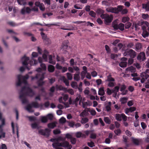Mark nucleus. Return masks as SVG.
Instances as JSON below:
<instances>
[{"label":"nucleus","instance_id":"obj_16","mask_svg":"<svg viewBox=\"0 0 149 149\" xmlns=\"http://www.w3.org/2000/svg\"><path fill=\"white\" fill-rule=\"evenodd\" d=\"M80 72H78L77 73L75 74L74 75V79L77 81H79L80 79Z\"/></svg>","mask_w":149,"mask_h":149},{"label":"nucleus","instance_id":"obj_35","mask_svg":"<svg viewBox=\"0 0 149 149\" xmlns=\"http://www.w3.org/2000/svg\"><path fill=\"white\" fill-rule=\"evenodd\" d=\"M135 70V68L132 66L128 67L126 69V70L130 71L132 72H134Z\"/></svg>","mask_w":149,"mask_h":149},{"label":"nucleus","instance_id":"obj_64","mask_svg":"<svg viewBox=\"0 0 149 149\" xmlns=\"http://www.w3.org/2000/svg\"><path fill=\"white\" fill-rule=\"evenodd\" d=\"M128 110H129L130 112H132L133 111L136 110V108L135 107H132L128 108Z\"/></svg>","mask_w":149,"mask_h":149},{"label":"nucleus","instance_id":"obj_42","mask_svg":"<svg viewBox=\"0 0 149 149\" xmlns=\"http://www.w3.org/2000/svg\"><path fill=\"white\" fill-rule=\"evenodd\" d=\"M114 81H109L108 84V86L110 87H113L115 85V83Z\"/></svg>","mask_w":149,"mask_h":149},{"label":"nucleus","instance_id":"obj_19","mask_svg":"<svg viewBox=\"0 0 149 149\" xmlns=\"http://www.w3.org/2000/svg\"><path fill=\"white\" fill-rule=\"evenodd\" d=\"M49 61V62L53 65H55L56 63V61L52 59V55H49L48 56Z\"/></svg>","mask_w":149,"mask_h":149},{"label":"nucleus","instance_id":"obj_48","mask_svg":"<svg viewBox=\"0 0 149 149\" xmlns=\"http://www.w3.org/2000/svg\"><path fill=\"white\" fill-rule=\"evenodd\" d=\"M121 115V119H122L124 121H126L127 120V116L123 113H122Z\"/></svg>","mask_w":149,"mask_h":149},{"label":"nucleus","instance_id":"obj_61","mask_svg":"<svg viewBox=\"0 0 149 149\" xmlns=\"http://www.w3.org/2000/svg\"><path fill=\"white\" fill-rule=\"evenodd\" d=\"M42 11H44L45 10V7L43 3H42L41 5L38 7Z\"/></svg>","mask_w":149,"mask_h":149},{"label":"nucleus","instance_id":"obj_33","mask_svg":"<svg viewBox=\"0 0 149 149\" xmlns=\"http://www.w3.org/2000/svg\"><path fill=\"white\" fill-rule=\"evenodd\" d=\"M62 79L63 82L65 83V85L67 86H68L69 84V83L68 81L65 77L63 76L62 77Z\"/></svg>","mask_w":149,"mask_h":149},{"label":"nucleus","instance_id":"obj_14","mask_svg":"<svg viewBox=\"0 0 149 149\" xmlns=\"http://www.w3.org/2000/svg\"><path fill=\"white\" fill-rule=\"evenodd\" d=\"M132 143L136 146H139L141 141V139L134 138L133 137L132 138Z\"/></svg>","mask_w":149,"mask_h":149},{"label":"nucleus","instance_id":"obj_6","mask_svg":"<svg viewBox=\"0 0 149 149\" xmlns=\"http://www.w3.org/2000/svg\"><path fill=\"white\" fill-rule=\"evenodd\" d=\"M124 56H129L131 58H134L136 56V52L132 49L126 51L124 54Z\"/></svg>","mask_w":149,"mask_h":149},{"label":"nucleus","instance_id":"obj_44","mask_svg":"<svg viewBox=\"0 0 149 149\" xmlns=\"http://www.w3.org/2000/svg\"><path fill=\"white\" fill-rule=\"evenodd\" d=\"M41 120L42 123H46L47 121V119L46 117L42 116Z\"/></svg>","mask_w":149,"mask_h":149},{"label":"nucleus","instance_id":"obj_9","mask_svg":"<svg viewBox=\"0 0 149 149\" xmlns=\"http://www.w3.org/2000/svg\"><path fill=\"white\" fill-rule=\"evenodd\" d=\"M21 60L22 61V63L23 65L25 66L28 70H29V68L27 66L28 64V61L29 60V57L24 56L22 58Z\"/></svg>","mask_w":149,"mask_h":149},{"label":"nucleus","instance_id":"obj_5","mask_svg":"<svg viewBox=\"0 0 149 149\" xmlns=\"http://www.w3.org/2000/svg\"><path fill=\"white\" fill-rule=\"evenodd\" d=\"M29 76L28 75L26 74L24 76H22L21 75H18L17 76V78L18 79V81L17 82L16 85L17 86H20L21 85L22 83V79H26V80L29 78Z\"/></svg>","mask_w":149,"mask_h":149},{"label":"nucleus","instance_id":"obj_3","mask_svg":"<svg viewBox=\"0 0 149 149\" xmlns=\"http://www.w3.org/2000/svg\"><path fill=\"white\" fill-rule=\"evenodd\" d=\"M45 73H38L36 74L35 77L31 76V80L39 79L37 81V84L38 86H42L45 83V82L43 81L45 78Z\"/></svg>","mask_w":149,"mask_h":149},{"label":"nucleus","instance_id":"obj_62","mask_svg":"<svg viewBox=\"0 0 149 149\" xmlns=\"http://www.w3.org/2000/svg\"><path fill=\"white\" fill-rule=\"evenodd\" d=\"M71 142L72 144H75L76 142V139L75 138L72 137L71 139Z\"/></svg>","mask_w":149,"mask_h":149},{"label":"nucleus","instance_id":"obj_46","mask_svg":"<svg viewBox=\"0 0 149 149\" xmlns=\"http://www.w3.org/2000/svg\"><path fill=\"white\" fill-rule=\"evenodd\" d=\"M29 119L30 121H35L36 120V118L35 117L33 116H27V117Z\"/></svg>","mask_w":149,"mask_h":149},{"label":"nucleus","instance_id":"obj_24","mask_svg":"<svg viewBox=\"0 0 149 149\" xmlns=\"http://www.w3.org/2000/svg\"><path fill=\"white\" fill-rule=\"evenodd\" d=\"M121 116V114H119L118 113L116 114L115 116L116 119L118 121H121L122 120Z\"/></svg>","mask_w":149,"mask_h":149},{"label":"nucleus","instance_id":"obj_39","mask_svg":"<svg viewBox=\"0 0 149 149\" xmlns=\"http://www.w3.org/2000/svg\"><path fill=\"white\" fill-rule=\"evenodd\" d=\"M56 138V142H58V141H65V138L63 137L62 136H60Z\"/></svg>","mask_w":149,"mask_h":149},{"label":"nucleus","instance_id":"obj_25","mask_svg":"<svg viewBox=\"0 0 149 149\" xmlns=\"http://www.w3.org/2000/svg\"><path fill=\"white\" fill-rule=\"evenodd\" d=\"M56 60L57 61H61L63 63L65 61L64 58L63 56L59 57L58 56H57L56 57Z\"/></svg>","mask_w":149,"mask_h":149},{"label":"nucleus","instance_id":"obj_56","mask_svg":"<svg viewBox=\"0 0 149 149\" xmlns=\"http://www.w3.org/2000/svg\"><path fill=\"white\" fill-rule=\"evenodd\" d=\"M61 131L58 129H56L53 130V133L54 134H57L60 133Z\"/></svg>","mask_w":149,"mask_h":149},{"label":"nucleus","instance_id":"obj_20","mask_svg":"<svg viewBox=\"0 0 149 149\" xmlns=\"http://www.w3.org/2000/svg\"><path fill=\"white\" fill-rule=\"evenodd\" d=\"M115 79L111 77V75L110 74L107 76V79L105 80L106 81H114Z\"/></svg>","mask_w":149,"mask_h":149},{"label":"nucleus","instance_id":"obj_18","mask_svg":"<svg viewBox=\"0 0 149 149\" xmlns=\"http://www.w3.org/2000/svg\"><path fill=\"white\" fill-rule=\"evenodd\" d=\"M55 70L54 67L51 65H48V71L51 73L53 72Z\"/></svg>","mask_w":149,"mask_h":149},{"label":"nucleus","instance_id":"obj_63","mask_svg":"<svg viewBox=\"0 0 149 149\" xmlns=\"http://www.w3.org/2000/svg\"><path fill=\"white\" fill-rule=\"evenodd\" d=\"M142 18L144 19H146L149 17V15L148 14H142Z\"/></svg>","mask_w":149,"mask_h":149},{"label":"nucleus","instance_id":"obj_41","mask_svg":"<svg viewBox=\"0 0 149 149\" xmlns=\"http://www.w3.org/2000/svg\"><path fill=\"white\" fill-rule=\"evenodd\" d=\"M66 121V120L65 118L63 117H61L59 120L60 123L63 124L65 123Z\"/></svg>","mask_w":149,"mask_h":149},{"label":"nucleus","instance_id":"obj_34","mask_svg":"<svg viewBox=\"0 0 149 149\" xmlns=\"http://www.w3.org/2000/svg\"><path fill=\"white\" fill-rule=\"evenodd\" d=\"M127 98L126 97L121 98L120 99V101L122 104H125L127 102Z\"/></svg>","mask_w":149,"mask_h":149},{"label":"nucleus","instance_id":"obj_12","mask_svg":"<svg viewBox=\"0 0 149 149\" xmlns=\"http://www.w3.org/2000/svg\"><path fill=\"white\" fill-rule=\"evenodd\" d=\"M106 11L108 12H111L116 14L118 13V11L116 7H109L106 9Z\"/></svg>","mask_w":149,"mask_h":149},{"label":"nucleus","instance_id":"obj_52","mask_svg":"<svg viewBox=\"0 0 149 149\" xmlns=\"http://www.w3.org/2000/svg\"><path fill=\"white\" fill-rule=\"evenodd\" d=\"M47 118V119H49L50 120H52L53 119V116L52 114H48L46 117Z\"/></svg>","mask_w":149,"mask_h":149},{"label":"nucleus","instance_id":"obj_27","mask_svg":"<svg viewBox=\"0 0 149 149\" xmlns=\"http://www.w3.org/2000/svg\"><path fill=\"white\" fill-rule=\"evenodd\" d=\"M47 126L49 128L53 129L56 126V124L55 122L51 123H49Z\"/></svg>","mask_w":149,"mask_h":149},{"label":"nucleus","instance_id":"obj_28","mask_svg":"<svg viewBox=\"0 0 149 149\" xmlns=\"http://www.w3.org/2000/svg\"><path fill=\"white\" fill-rule=\"evenodd\" d=\"M31 104L32 107L34 108H38L40 106V105L37 102H33Z\"/></svg>","mask_w":149,"mask_h":149},{"label":"nucleus","instance_id":"obj_11","mask_svg":"<svg viewBox=\"0 0 149 149\" xmlns=\"http://www.w3.org/2000/svg\"><path fill=\"white\" fill-rule=\"evenodd\" d=\"M69 41L68 40H65L62 43L61 47V49L62 50L66 51L68 47Z\"/></svg>","mask_w":149,"mask_h":149},{"label":"nucleus","instance_id":"obj_31","mask_svg":"<svg viewBox=\"0 0 149 149\" xmlns=\"http://www.w3.org/2000/svg\"><path fill=\"white\" fill-rule=\"evenodd\" d=\"M81 97V96L80 95H79L77 97H76L75 100L73 102V104H77L79 100L80 99Z\"/></svg>","mask_w":149,"mask_h":149},{"label":"nucleus","instance_id":"obj_51","mask_svg":"<svg viewBox=\"0 0 149 149\" xmlns=\"http://www.w3.org/2000/svg\"><path fill=\"white\" fill-rule=\"evenodd\" d=\"M129 18L128 17H124L122 18V21L123 23H125L129 21Z\"/></svg>","mask_w":149,"mask_h":149},{"label":"nucleus","instance_id":"obj_17","mask_svg":"<svg viewBox=\"0 0 149 149\" xmlns=\"http://www.w3.org/2000/svg\"><path fill=\"white\" fill-rule=\"evenodd\" d=\"M82 69L84 71L81 72L80 75L85 76L86 74H87L88 72L87 68L86 66H84L82 67Z\"/></svg>","mask_w":149,"mask_h":149},{"label":"nucleus","instance_id":"obj_22","mask_svg":"<svg viewBox=\"0 0 149 149\" xmlns=\"http://www.w3.org/2000/svg\"><path fill=\"white\" fill-rule=\"evenodd\" d=\"M75 136L77 138L83 137L85 136V134L80 132H79L76 133Z\"/></svg>","mask_w":149,"mask_h":149},{"label":"nucleus","instance_id":"obj_55","mask_svg":"<svg viewBox=\"0 0 149 149\" xmlns=\"http://www.w3.org/2000/svg\"><path fill=\"white\" fill-rule=\"evenodd\" d=\"M31 126L32 128L36 129L38 127V125L37 123H35L31 124Z\"/></svg>","mask_w":149,"mask_h":149},{"label":"nucleus","instance_id":"obj_43","mask_svg":"<svg viewBox=\"0 0 149 149\" xmlns=\"http://www.w3.org/2000/svg\"><path fill=\"white\" fill-rule=\"evenodd\" d=\"M67 78L68 80H71L72 79V75L71 73L68 72L66 73Z\"/></svg>","mask_w":149,"mask_h":149},{"label":"nucleus","instance_id":"obj_53","mask_svg":"<svg viewBox=\"0 0 149 149\" xmlns=\"http://www.w3.org/2000/svg\"><path fill=\"white\" fill-rule=\"evenodd\" d=\"M43 42L46 44H49L50 42V41L49 38L43 40Z\"/></svg>","mask_w":149,"mask_h":149},{"label":"nucleus","instance_id":"obj_47","mask_svg":"<svg viewBox=\"0 0 149 149\" xmlns=\"http://www.w3.org/2000/svg\"><path fill=\"white\" fill-rule=\"evenodd\" d=\"M88 119L87 118H83L82 119L81 123H85L88 122Z\"/></svg>","mask_w":149,"mask_h":149},{"label":"nucleus","instance_id":"obj_7","mask_svg":"<svg viewBox=\"0 0 149 149\" xmlns=\"http://www.w3.org/2000/svg\"><path fill=\"white\" fill-rule=\"evenodd\" d=\"M51 130L48 128H46L45 130L41 129L39 130V133L42 135L49 136Z\"/></svg>","mask_w":149,"mask_h":149},{"label":"nucleus","instance_id":"obj_30","mask_svg":"<svg viewBox=\"0 0 149 149\" xmlns=\"http://www.w3.org/2000/svg\"><path fill=\"white\" fill-rule=\"evenodd\" d=\"M111 102H109L108 103V104L106 105L105 107V108L106 111H109L111 109Z\"/></svg>","mask_w":149,"mask_h":149},{"label":"nucleus","instance_id":"obj_36","mask_svg":"<svg viewBox=\"0 0 149 149\" xmlns=\"http://www.w3.org/2000/svg\"><path fill=\"white\" fill-rule=\"evenodd\" d=\"M59 101L60 103L63 104L66 107H69V105L68 103H65L63 102L62 97H60L59 99Z\"/></svg>","mask_w":149,"mask_h":149},{"label":"nucleus","instance_id":"obj_57","mask_svg":"<svg viewBox=\"0 0 149 149\" xmlns=\"http://www.w3.org/2000/svg\"><path fill=\"white\" fill-rule=\"evenodd\" d=\"M67 92L71 95H73L74 94V91L72 89L69 88L67 90Z\"/></svg>","mask_w":149,"mask_h":149},{"label":"nucleus","instance_id":"obj_29","mask_svg":"<svg viewBox=\"0 0 149 149\" xmlns=\"http://www.w3.org/2000/svg\"><path fill=\"white\" fill-rule=\"evenodd\" d=\"M143 8L145 9L147 11L149 10V1H148L146 4H143Z\"/></svg>","mask_w":149,"mask_h":149},{"label":"nucleus","instance_id":"obj_21","mask_svg":"<svg viewBox=\"0 0 149 149\" xmlns=\"http://www.w3.org/2000/svg\"><path fill=\"white\" fill-rule=\"evenodd\" d=\"M32 107L31 104H29L26 106V109L29 112H33L34 111L32 109Z\"/></svg>","mask_w":149,"mask_h":149},{"label":"nucleus","instance_id":"obj_26","mask_svg":"<svg viewBox=\"0 0 149 149\" xmlns=\"http://www.w3.org/2000/svg\"><path fill=\"white\" fill-rule=\"evenodd\" d=\"M104 120L105 122L107 124H110L111 123V120L108 117H104Z\"/></svg>","mask_w":149,"mask_h":149},{"label":"nucleus","instance_id":"obj_45","mask_svg":"<svg viewBox=\"0 0 149 149\" xmlns=\"http://www.w3.org/2000/svg\"><path fill=\"white\" fill-rule=\"evenodd\" d=\"M89 14L92 17H96V13L93 11H90L89 13Z\"/></svg>","mask_w":149,"mask_h":149},{"label":"nucleus","instance_id":"obj_58","mask_svg":"<svg viewBox=\"0 0 149 149\" xmlns=\"http://www.w3.org/2000/svg\"><path fill=\"white\" fill-rule=\"evenodd\" d=\"M114 132L117 135H119L121 133V130L120 129H118L116 130H115Z\"/></svg>","mask_w":149,"mask_h":149},{"label":"nucleus","instance_id":"obj_1","mask_svg":"<svg viewBox=\"0 0 149 149\" xmlns=\"http://www.w3.org/2000/svg\"><path fill=\"white\" fill-rule=\"evenodd\" d=\"M19 94V98L21 100L23 104L28 102V100L26 98V96H33L34 94L33 91L31 88L26 86L22 88Z\"/></svg>","mask_w":149,"mask_h":149},{"label":"nucleus","instance_id":"obj_4","mask_svg":"<svg viewBox=\"0 0 149 149\" xmlns=\"http://www.w3.org/2000/svg\"><path fill=\"white\" fill-rule=\"evenodd\" d=\"M141 76L142 77L141 79V82L143 83L145 80L149 77V69H147L145 72H143L141 74Z\"/></svg>","mask_w":149,"mask_h":149},{"label":"nucleus","instance_id":"obj_60","mask_svg":"<svg viewBox=\"0 0 149 149\" xmlns=\"http://www.w3.org/2000/svg\"><path fill=\"white\" fill-rule=\"evenodd\" d=\"M40 34L42 37V39L43 40L45 39H46L47 38V36L44 33L41 32Z\"/></svg>","mask_w":149,"mask_h":149},{"label":"nucleus","instance_id":"obj_54","mask_svg":"<svg viewBox=\"0 0 149 149\" xmlns=\"http://www.w3.org/2000/svg\"><path fill=\"white\" fill-rule=\"evenodd\" d=\"M40 66L42 69L44 70H46V66L45 64L41 63L40 64Z\"/></svg>","mask_w":149,"mask_h":149},{"label":"nucleus","instance_id":"obj_8","mask_svg":"<svg viewBox=\"0 0 149 149\" xmlns=\"http://www.w3.org/2000/svg\"><path fill=\"white\" fill-rule=\"evenodd\" d=\"M5 120L4 119H3L2 120V124L0 125V133H1V134L0 135V139L2 137L4 138L5 137V133L3 132V129L2 127L3 126L5 125Z\"/></svg>","mask_w":149,"mask_h":149},{"label":"nucleus","instance_id":"obj_49","mask_svg":"<svg viewBox=\"0 0 149 149\" xmlns=\"http://www.w3.org/2000/svg\"><path fill=\"white\" fill-rule=\"evenodd\" d=\"M123 7V6L119 5L117 6V8L118 10V13L119 12H120L122 11Z\"/></svg>","mask_w":149,"mask_h":149},{"label":"nucleus","instance_id":"obj_50","mask_svg":"<svg viewBox=\"0 0 149 149\" xmlns=\"http://www.w3.org/2000/svg\"><path fill=\"white\" fill-rule=\"evenodd\" d=\"M131 26V23L129 22H127L125 24V28L126 29H128Z\"/></svg>","mask_w":149,"mask_h":149},{"label":"nucleus","instance_id":"obj_10","mask_svg":"<svg viewBox=\"0 0 149 149\" xmlns=\"http://www.w3.org/2000/svg\"><path fill=\"white\" fill-rule=\"evenodd\" d=\"M113 28L116 30L119 29L121 31H123L124 29V25L123 24L120 23L119 24H113Z\"/></svg>","mask_w":149,"mask_h":149},{"label":"nucleus","instance_id":"obj_2","mask_svg":"<svg viewBox=\"0 0 149 149\" xmlns=\"http://www.w3.org/2000/svg\"><path fill=\"white\" fill-rule=\"evenodd\" d=\"M52 146L55 149H63L60 147H64L66 149H71L72 148V146L67 141H64L61 143L54 142L52 144Z\"/></svg>","mask_w":149,"mask_h":149},{"label":"nucleus","instance_id":"obj_13","mask_svg":"<svg viewBox=\"0 0 149 149\" xmlns=\"http://www.w3.org/2000/svg\"><path fill=\"white\" fill-rule=\"evenodd\" d=\"M137 59L140 61H143L146 59L145 54L144 52H141L137 56Z\"/></svg>","mask_w":149,"mask_h":149},{"label":"nucleus","instance_id":"obj_38","mask_svg":"<svg viewBox=\"0 0 149 149\" xmlns=\"http://www.w3.org/2000/svg\"><path fill=\"white\" fill-rule=\"evenodd\" d=\"M142 35L143 38H146L148 36L149 34L147 31H144L142 33Z\"/></svg>","mask_w":149,"mask_h":149},{"label":"nucleus","instance_id":"obj_59","mask_svg":"<svg viewBox=\"0 0 149 149\" xmlns=\"http://www.w3.org/2000/svg\"><path fill=\"white\" fill-rule=\"evenodd\" d=\"M88 145L91 148H92L95 146V144L92 141H91L90 142L88 143Z\"/></svg>","mask_w":149,"mask_h":149},{"label":"nucleus","instance_id":"obj_23","mask_svg":"<svg viewBox=\"0 0 149 149\" xmlns=\"http://www.w3.org/2000/svg\"><path fill=\"white\" fill-rule=\"evenodd\" d=\"M56 91H58V90H65L66 88L64 87H63L61 85H59L58 86V85H56Z\"/></svg>","mask_w":149,"mask_h":149},{"label":"nucleus","instance_id":"obj_32","mask_svg":"<svg viewBox=\"0 0 149 149\" xmlns=\"http://www.w3.org/2000/svg\"><path fill=\"white\" fill-rule=\"evenodd\" d=\"M119 65L121 68L125 67L127 65V62L125 61H121L119 63Z\"/></svg>","mask_w":149,"mask_h":149},{"label":"nucleus","instance_id":"obj_40","mask_svg":"<svg viewBox=\"0 0 149 149\" xmlns=\"http://www.w3.org/2000/svg\"><path fill=\"white\" fill-rule=\"evenodd\" d=\"M98 95H103L104 94V91L103 89L100 88L98 93Z\"/></svg>","mask_w":149,"mask_h":149},{"label":"nucleus","instance_id":"obj_15","mask_svg":"<svg viewBox=\"0 0 149 149\" xmlns=\"http://www.w3.org/2000/svg\"><path fill=\"white\" fill-rule=\"evenodd\" d=\"M112 16L110 17L109 15L107 14V16L104 20L105 22L106 23H109L111 22L112 21Z\"/></svg>","mask_w":149,"mask_h":149},{"label":"nucleus","instance_id":"obj_37","mask_svg":"<svg viewBox=\"0 0 149 149\" xmlns=\"http://www.w3.org/2000/svg\"><path fill=\"white\" fill-rule=\"evenodd\" d=\"M119 86H117L114 88V90L112 91L113 93H115V95H116L117 92H118L119 89Z\"/></svg>","mask_w":149,"mask_h":149}]
</instances>
